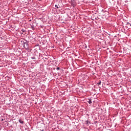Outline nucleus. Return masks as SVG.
<instances>
[{
    "instance_id": "1",
    "label": "nucleus",
    "mask_w": 131,
    "mask_h": 131,
    "mask_svg": "<svg viewBox=\"0 0 131 131\" xmlns=\"http://www.w3.org/2000/svg\"><path fill=\"white\" fill-rule=\"evenodd\" d=\"M71 5L72 6H73V7L76 6V3H75V1L74 0H72Z\"/></svg>"
},
{
    "instance_id": "2",
    "label": "nucleus",
    "mask_w": 131,
    "mask_h": 131,
    "mask_svg": "<svg viewBox=\"0 0 131 131\" xmlns=\"http://www.w3.org/2000/svg\"><path fill=\"white\" fill-rule=\"evenodd\" d=\"M89 104H92V100L91 99H88V101H87Z\"/></svg>"
},
{
    "instance_id": "3",
    "label": "nucleus",
    "mask_w": 131,
    "mask_h": 131,
    "mask_svg": "<svg viewBox=\"0 0 131 131\" xmlns=\"http://www.w3.org/2000/svg\"><path fill=\"white\" fill-rule=\"evenodd\" d=\"M19 122H20V123L23 124L24 121L20 119L19 120Z\"/></svg>"
},
{
    "instance_id": "4",
    "label": "nucleus",
    "mask_w": 131,
    "mask_h": 131,
    "mask_svg": "<svg viewBox=\"0 0 131 131\" xmlns=\"http://www.w3.org/2000/svg\"><path fill=\"white\" fill-rule=\"evenodd\" d=\"M55 8H57V9H60V6H58L57 5H55Z\"/></svg>"
},
{
    "instance_id": "5",
    "label": "nucleus",
    "mask_w": 131,
    "mask_h": 131,
    "mask_svg": "<svg viewBox=\"0 0 131 131\" xmlns=\"http://www.w3.org/2000/svg\"><path fill=\"white\" fill-rule=\"evenodd\" d=\"M101 82L100 81L99 82L97 83V85H100V84H101Z\"/></svg>"
},
{
    "instance_id": "6",
    "label": "nucleus",
    "mask_w": 131,
    "mask_h": 131,
    "mask_svg": "<svg viewBox=\"0 0 131 131\" xmlns=\"http://www.w3.org/2000/svg\"><path fill=\"white\" fill-rule=\"evenodd\" d=\"M56 70H60V68L57 67V68H56Z\"/></svg>"
},
{
    "instance_id": "7",
    "label": "nucleus",
    "mask_w": 131,
    "mask_h": 131,
    "mask_svg": "<svg viewBox=\"0 0 131 131\" xmlns=\"http://www.w3.org/2000/svg\"><path fill=\"white\" fill-rule=\"evenodd\" d=\"M127 25H130V26H131V24H130L129 23H127Z\"/></svg>"
},
{
    "instance_id": "8",
    "label": "nucleus",
    "mask_w": 131,
    "mask_h": 131,
    "mask_svg": "<svg viewBox=\"0 0 131 131\" xmlns=\"http://www.w3.org/2000/svg\"><path fill=\"white\" fill-rule=\"evenodd\" d=\"M22 31H23V32H24L25 31V30H22Z\"/></svg>"
},
{
    "instance_id": "9",
    "label": "nucleus",
    "mask_w": 131,
    "mask_h": 131,
    "mask_svg": "<svg viewBox=\"0 0 131 131\" xmlns=\"http://www.w3.org/2000/svg\"><path fill=\"white\" fill-rule=\"evenodd\" d=\"M25 44H26V45H27V43H26Z\"/></svg>"
}]
</instances>
